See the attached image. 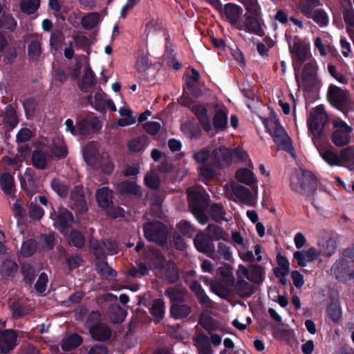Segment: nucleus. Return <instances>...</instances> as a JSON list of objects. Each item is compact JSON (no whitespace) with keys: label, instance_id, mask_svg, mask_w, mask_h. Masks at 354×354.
<instances>
[{"label":"nucleus","instance_id":"f257e3e1","mask_svg":"<svg viewBox=\"0 0 354 354\" xmlns=\"http://www.w3.org/2000/svg\"><path fill=\"white\" fill-rule=\"evenodd\" d=\"M82 154L84 161L91 167L101 166L106 173H111L114 166L109 161L108 153L100 152L99 145L97 142H91L85 146L82 149Z\"/></svg>","mask_w":354,"mask_h":354},{"label":"nucleus","instance_id":"f03ea898","mask_svg":"<svg viewBox=\"0 0 354 354\" xmlns=\"http://www.w3.org/2000/svg\"><path fill=\"white\" fill-rule=\"evenodd\" d=\"M263 122L278 147L290 151L292 149L290 138L278 120L274 116H271L268 119H263Z\"/></svg>","mask_w":354,"mask_h":354},{"label":"nucleus","instance_id":"7ed1b4c3","mask_svg":"<svg viewBox=\"0 0 354 354\" xmlns=\"http://www.w3.org/2000/svg\"><path fill=\"white\" fill-rule=\"evenodd\" d=\"M225 189L227 196L236 202H241L249 206H253L257 202V185L252 187V192L245 187L234 183L227 185Z\"/></svg>","mask_w":354,"mask_h":354},{"label":"nucleus","instance_id":"20e7f679","mask_svg":"<svg viewBox=\"0 0 354 354\" xmlns=\"http://www.w3.org/2000/svg\"><path fill=\"white\" fill-rule=\"evenodd\" d=\"M286 39L292 56L295 71H297L298 67L301 66V63L307 60L310 43L308 41L301 39L297 37L286 35Z\"/></svg>","mask_w":354,"mask_h":354},{"label":"nucleus","instance_id":"39448f33","mask_svg":"<svg viewBox=\"0 0 354 354\" xmlns=\"http://www.w3.org/2000/svg\"><path fill=\"white\" fill-rule=\"evenodd\" d=\"M328 117L324 107L318 106L310 113L307 120L308 130L312 135L313 141L318 140L322 133L324 125L327 122Z\"/></svg>","mask_w":354,"mask_h":354},{"label":"nucleus","instance_id":"423d86ee","mask_svg":"<svg viewBox=\"0 0 354 354\" xmlns=\"http://www.w3.org/2000/svg\"><path fill=\"white\" fill-rule=\"evenodd\" d=\"M222 282L216 280L212 281L210 287L212 290L221 297H225L228 293V288L234 283L232 268L229 265H224L218 270Z\"/></svg>","mask_w":354,"mask_h":354},{"label":"nucleus","instance_id":"0eeeda50","mask_svg":"<svg viewBox=\"0 0 354 354\" xmlns=\"http://www.w3.org/2000/svg\"><path fill=\"white\" fill-rule=\"evenodd\" d=\"M301 67H298L295 71L296 81L299 88L308 91L313 87L317 82L315 72L316 63L315 60L310 59L305 64L301 74H299V70Z\"/></svg>","mask_w":354,"mask_h":354},{"label":"nucleus","instance_id":"6e6552de","mask_svg":"<svg viewBox=\"0 0 354 354\" xmlns=\"http://www.w3.org/2000/svg\"><path fill=\"white\" fill-rule=\"evenodd\" d=\"M233 156L236 157L243 162H245L247 164L249 163V160H251L248 153L241 149H235L231 151L225 147H221L217 148L214 152V157L218 162V167L229 165Z\"/></svg>","mask_w":354,"mask_h":354},{"label":"nucleus","instance_id":"1a4fd4ad","mask_svg":"<svg viewBox=\"0 0 354 354\" xmlns=\"http://www.w3.org/2000/svg\"><path fill=\"white\" fill-rule=\"evenodd\" d=\"M331 272L339 281L350 279L354 276V257L339 259L332 266Z\"/></svg>","mask_w":354,"mask_h":354},{"label":"nucleus","instance_id":"9d476101","mask_svg":"<svg viewBox=\"0 0 354 354\" xmlns=\"http://www.w3.org/2000/svg\"><path fill=\"white\" fill-rule=\"evenodd\" d=\"M82 68L84 73L78 81V85L82 91H86L93 86L95 80L94 75L88 64L86 57L82 58V63L81 64L79 63L76 65V67L71 75L74 78H77L79 76Z\"/></svg>","mask_w":354,"mask_h":354},{"label":"nucleus","instance_id":"9b49d317","mask_svg":"<svg viewBox=\"0 0 354 354\" xmlns=\"http://www.w3.org/2000/svg\"><path fill=\"white\" fill-rule=\"evenodd\" d=\"M264 21L262 17H254L251 15H244V18L237 26V29L259 36L264 35Z\"/></svg>","mask_w":354,"mask_h":354},{"label":"nucleus","instance_id":"f8f14e48","mask_svg":"<svg viewBox=\"0 0 354 354\" xmlns=\"http://www.w3.org/2000/svg\"><path fill=\"white\" fill-rule=\"evenodd\" d=\"M146 238L158 244L163 243L167 239V230L165 226L160 222H152L144 226Z\"/></svg>","mask_w":354,"mask_h":354},{"label":"nucleus","instance_id":"ddd939ff","mask_svg":"<svg viewBox=\"0 0 354 354\" xmlns=\"http://www.w3.org/2000/svg\"><path fill=\"white\" fill-rule=\"evenodd\" d=\"M322 160L330 166H342L340 163V155H338L333 148L326 143L318 140L313 141Z\"/></svg>","mask_w":354,"mask_h":354},{"label":"nucleus","instance_id":"4468645a","mask_svg":"<svg viewBox=\"0 0 354 354\" xmlns=\"http://www.w3.org/2000/svg\"><path fill=\"white\" fill-rule=\"evenodd\" d=\"M99 314L97 313H93L86 323L87 327L89 329L90 333L93 339L95 340L103 341L108 339L111 335V330L104 324H93L91 320L95 319L98 321Z\"/></svg>","mask_w":354,"mask_h":354},{"label":"nucleus","instance_id":"2eb2a0df","mask_svg":"<svg viewBox=\"0 0 354 354\" xmlns=\"http://www.w3.org/2000/svg\"><path fill=\"white\" fill-rule=\"evenodd\" d=\"M334 128L335 130L332 137L333 143L338 147L347 145L351 138V127L342 120H336L334 122Z\"/></svg>","mask_w":354,"mask_h":354},{"label":"nucleus","instance_id":"dca6fc26","mask_svg":"<svg viewBox=\"0 0 354 354\" xmlns=\"http://www.w3.org/2000/svg\"><path fill=\"white\" fill-rule=\"evenodd\" d=\"M54 219V225L61 233L68 235L70 231V226L73 222V217L71 212L64 208H59Z\"/></svg>","mask_w":354,"mask_h":354},{"label":"nucleus","instance_id":"f3484780","mask_svg":"<svg viewBox=\"0 0 354 354\" xmlns=\"http://www.w3.org/2000/svg\"><path fill=\"white\" fill-rule=\"evenodd\" d=\"M190 109L198 118L203 129L207 132L212 131V127L207 106L199 102H194L190 105Z\"/></svg>","mask_w":354,"mask_h":354},{"label":"nucleus","instance_id":"a211bd4d","mask_svg":"<svg viewBox=\"0 0 354 354\" xmlns=\"http://www.w3.org/2000/svg\"><path fill=\"white\" fill-rule=\"evenodd\" d=\"M328 97L330 102L338 109L346 106L348 103V95L346 91L335 85L329 86Z\"/></svg>","mask_w":354,"mask_h":354},{"label":"nucleus","instance_id":"6ab92c4d","mask_svg":"<svg viewBox=\"0 0 354 354\" xmlns=\"http://www.w3.org/2000/svg\"><path fill=\"white\" fill-rule=\"evenodd\" d=\"M237 288L240 294L245 297H250L253 293V286L248 281L247 268L239 265L237 271Z\"/></svg>","mask_w":354,"mask_h":354},{"label":"nucleus","instance_id":"aec40b11","mask_svg":"<svg viewBox=\"0 0 354 354\" xmlns=\"http://www.w3.org/2000/svg\"><path fill=\"white\" fill-rule=\"evenodd\" d=\"M321 256V251L314 247L308 250L297 251L293 254L294 259L299 266L305 267L308 263L319 259Z\"/></svg>","mask_w":354,"mask_h":354},{"label":"nucleus","instance_id":"412c9836","mask_svg":"<svg viewBox=\"0 0 354 354\" xmlns=\"http://www.w3.org/2000/svg\"><path fill=\"white\" fill-rule=\"evenodd\" d=\"M227 109L222 104H216L214 106L213 117L214 128L216 131H223L227 125Z\"/></svg>","mask_w":354,"mask_h":354},{"label":"nucleus","instance_id":"4be33fe9","mask_svg":"<svg viewBox=\"0 0 354 354\" xmlns=\"http://www.w3.org/2000/svg\"><path fill=\"white\" fill-rule=\"evenodd\" d=\"M247 166L248 167L247 169L241 168L238 169L236 172L235 178L239 182L252 187L257 185V179L252 171L254 165L251 160H249Z\"/></svg>","mask_w":354,"mask_h":354},{"label":"nucleus","instance_id":"5701e85b","mask_svg":"<svg viewBox=\"0 0 354 354\" xmlns=\"http://www.w3.org/2000/svg\"><path fill=\"white\" fill-rule=\"evenodd\" d=\"M17 335L12 330L0 332V349L2 353H7L17 344Z\"/></svg>","mask_w":354,"mask_h":354},{"label":"nucleus","instance_id":"b1692460","mask_svg":"<svg viewBox=\"0 0 354 354\" xmlns=\"http://www.w3.org/2000/svg\"><path fill=\"white\" fill-rule=\"evenodd\" d=\"M91 247L93 250L95 254L98 257H102L106 252L115 254L118 252V247L115 242L106 241V242H99L98 241L91 240Z\"/></svg>","mask_w":354,"mask_h":354},{"label":"nucleus","instance_id":"393cba45","mask_svg":"<svg viewBox=\"0 0 354 354\" xmlns=\"http://www.w3.org/2000/svg\"><path fill=\"white\" fill-rule=\"evenodd\" d=\"M194 244L198 251L208 255L213 254L215 247L209 235L198 234L194 239Z\"/></svg>","mask_w":354,"mask_h":354},{"label":"nucleus","instance_id":"a878e982","mask_svg":"<svg viewBox=\"0 0 354 354\" xmlns=\"http://www.w3.org/2000/svg\"><path fill=\"white\" fill-rule=\"evenodd\" d=\"M242 12V8L235 4L227 3L224 8V15L226 19L236 28L241 21L239 19Z\"/></svg>","mask_w":354,"mask_h":354},{"label":"nucleus","instance_id":"bb28decb","mask_svg":"<svg viewBox=\"0 0 354 354\" xmlns=\"http://www.w3.org/2000/svg\"><path fill=\"white\" fill-rule=\"evenodd\" d=\"M99 120L95 117L85 118L77 124V131L82 135H86L100 129Z\"/></svg>","mask_w":354,"mask_h":354},{"label":"nucleus","instance_id":"cd10ccee","mask_svg":"<svg viewBox=\"0 0 354 354\" xmlns=\"http://www.w3.org/2000/svg\"><path fill=\"white\" fill-rule=\"evenodd\" d=\"M118 111L121 116L117 121L118 126L127 127L134 124L136 122V118L133 115V112L129 107L124 106L120 107Z\"/></svg>","mask_w":354,"mask_h":354},{"label":"nucleus","instance_id":"c85d7f7f","mask_svg":"<svg viewBox=\"0 0 354 354\" xmlns=\"http://www.w3.org/2000/svg\"><path fill=\"white\" fill-rule=\"evenodd\" d=\"M113 193L107 187H102L96 192V200L99 205L106 209L112 205Z\"/></svg>","mask_w":354,"mask_h":354},{"label":"nucleus","instance_id":"c756f323","mask_svg":"<svg viewBox=\"0 0 354 354\" xmlns=\"http://www.w3.org/2000/svg\"><path fill=\"white\" fill-rule=\"evenodd\" d=\"M108 96L101 90L95 91L88 97L90 104L97 110L104 109Z\"/></svg>","mask_w":354,"mask_h":354},{"label":"nucleus","instance_id":"7c9ffc66","mask_svg":"<svg viewBox=\"0 0 354 354\" xmlns=\"http://www.w3.org/2000/svg\"><path fill=\"white\" fill-rule=\"evenodd\" d=\"M82 194L83 188L82 187H77L72 193V201L73 203L71 205L73 209H75L80 212H84L87 209L86 203Z\"/></svg>","mask_w":354,"mask_h":354},{"label":"nucleus","instance_id":"2f4dec72","mask_svg":"<svg viewBox=\"0 0 354 354\" xmlns=\"http://www.w3.org/2000/svg\"><path fill=\"white\" fill-rule=\"evenodd\" d=\"M194 344L200 354H212L209 339L207 335L199 334L194 339Z\"/></svg>","mask_w":354,"mask_h":354},{"label":"nucleus","instance_id":"473e14b6","mask_svg":"<svg viewBox=\"0 0 354 354\" xmlns=\"http://www.w3.org/2000/svg\"><path fill=\"white\" fill-rule=\"evenodd\" d=\"M51 157V155L47 154L43 151H35L32 155V164L37 169H44Z\"/></svg>","mask_w":354,"mask_h":354},{"label":"nucleus","instance_id":"72a5a7b5","mask_svg":"<svg viewBox=\"0 0 354 354\" xmlns=\"http://www.w3.org/2000/svg\"><path fill=\"white\" fill-rule=\"evenodd\" d=\"M4 123L11 129L18 124L16 111L12 105H8L6 107L5 111L2 115Z\"/></svg>","mask_w":354,"mask_h":354},{"label":"nucleus","instance_id":"f704fd0d","mask_svg":"<svg viewBox=\"0 0 354 354\" xmlns=\"http://www.w3.org/2000/svg\"><path fill=\"white\" fill-rule=\"evenodd\" d=\"M263 274V269L259 266L254 265L250 266L249 269L247 268V279L251 283H261Z\"/></svg>","mask_w":354,"mask_h":354},{"label":"nucleus","instance_id":"c9c22d12","mask_svg":"<svg viewBox=\"0 0 354 354\" xmlns=\"http://www.w3.org/2000/svg\"><path fill=\"white\" fill-rule=\"evenodd\" d=\"M340 163L342 166L348 167L354 171V150L347 148L340 152Z\"/></svg>","mask_w":354,"mask_h":354},{"label":"nucleus","instance_id":"e433bc0d","mask_svg":"<svg viewBox=\"0 0 354 354\" xmlns=\"http://www.w3.org/2000/svg\"><path fill=\"white\" fill-rule=\"evenodd\" d=\"M0 186L3 192L11 195L14 190V179L8 173H4L0 176Z\"/></svg>","mask_w":354,"mask_h":354},{"label":"nucleus","instance_id":"4c0bfd02","mask_svg":"<svg viewBox=\"0 0 354 354\" xmlns=\"http://www.w3.org/2000/svg\"><path fill=\"white\" fill-rule=\"evenodd\" d=\"M320 6L319 0H301L299 5L300 12L306 17L312 14Z\"/></svg>","mask_w":354,"mask_h":354},{"label":"nucleus","instance_id":"58836bf2","mask_svg":"<svg viewBox=\"0 0 354 354\" xmlns=\"http://www.w3.org/2000/svg\"><path fill=\"white\" fill-rule=\"evenodd\" d=\"M217 149H214L210 154L209 151L203 149L194 153L193 157L198 163H203L207 160H210L216 166L218 167V162L214 157V152Z\"/></svg>","mask_w":354,"mask_h":354},{"label":"nucleus","instance_id":"ea45409f","mask_svg":"<svg viewBox=\"0 0 354 354\" xmlns=\"http://www.w3.org/2000/svg\"><path fill=\"white\" fill-rule=\"evenodd\" d=\"M102 20L99 13L91 12L82 19V25L86 29H92Z\"/></svg>","mask_w":354,"mask_h":354},{"label":"nucleus","instance_id":"a19ab883","mask_svg":"<svg viewBox=\"0 0 354 354\" xmlns=\"http://www.w3.org/2000/svg\"><path fill=\"white\" fill-rule=\"evenodd\" d=\"M82 338L77 334H72L62 340V348L64 351H69L77 347L82 343Z\"/></svg>","mask_w":354,"mask_h":354},{"label":"nucleus","instance_id":"79ce46f5","mask_svg":"<svg viewBox=\"0 0 354 354\" xmlns=\"http://www.w3.org/2000/svg\"><path fill=\"white\" fill-rule=\"evenodd\" d=\"M277 261L279 268H276L275 274L277 277H286L289 272V261L285 257L280 254L277 256Z\"/></svg>","mask_w":354,"mask_h":354},{"label":"nucleus","instance_id":"37998d69","mask_svg":"<svg viewBox=\"0 0 354 354\" xmlns=\"http://www.w3.org/2000/svg\"><path fill=\"white\" fill-rule=\"evenodd\" d=\"M148 145V140L145 136L139 137L132 140L128 145V148L131 152H139L144 150Z\"/></svg>","mask_w":354,"mask_h":354},{"label":"nucleus","instance_id":"c03bdc74","mask_svg":"<svg viewBox=\"0 0 354 354\" xmlns=\"http://www.w3.org/2000/svg\"><path fill=\"white\" fill-rule=\"evenodd\" d=\"M189 307L183 304H173L171 307V315L175 319H182L190 313Z\"/></svg>","mask_w":354,"mask_h":354},{"label":"nucleus","instance_id":"a18cd8bd","mask_svg":"<svg viewBox=\"0 0 354 354\" xmlns=\"http://www.w3.org/2000/svg\"><path fill=\"white\" fill-rule=\"evenodd\" d=\"M308 18L312 19L315 22L320 26H325L328 24V17L325 11L321 9L315 10L312 14L306 16Z\"/></svg>","mask_w":354,"mask_h":354},{"label":"nucleus","instance_id":"49530a36","mask_svg":"<svg viewBox=\"0 0 354 354\" xmlns=\"http://www.w3.org/2000/svg\"><path fill=\"white\" fill-rule=\"evenodd\" d=\"M126 311L118 305H114L111 308L109 318L113 323L122 322L126 317Z\"/></svg>","mask_w":354,"mask_h":354},{"label":"nucleus","instance_id":"de8ad7c7","mask_svg":"<svg viewBox=\"0 0 354 354\" xmlns=\"http://www.w3.org/2000/svg\"><path fill=\"white\" fill-rule=\"evenodd\" d=\"M144 181L145 185L152 189H156L160 185V178L153 170L150 171L145 175Z\"/></svg>","mask_w":354,"mask_h":354},{"label":"nucleus","instance_id":"09e8293b","mask_svg":"<svg viewBox=\"0 0 354 354\" xmlns=\"http://www.w3.org/2000/svg\"><path fill=\"white\" fill-rule=\"evenodd\" d=\"M190 288L201 304H209V299L198 282L192 281L190 284Z\"/></svg>","mask_w":354,"mask_h":354},{"label":"nucleus","instance_id":"8fccbe9b","mask_svg":"<svg viewBox=\"0 0 354 354\" xmlns=\"http://www.w3.org/2000/svg\"><path fill=\"white\" fill-rule=\"evenodd\" d=\"M244 5L246 10L244 15L261 17V7L257 0H245Z\"/></svg>","mask_w":354,"mask_h":354},{"label":"nucleus","instance_id":"3c124183","mask_svg":"<svg viewBox=\"0 0 354 354\" xmlns=\"http://www.w3.org/2000/svg\"><path fill=\"white\" fill-rule=\"evenodd\" d=\"M40 6V0H21L20 7L26 14H32L37 10Z\"/></svg>","mask_w":354,"mask_h":354},{"label":"nucleus","instance_id":"603ef678","mask_svg":"<svg viewBox=\"0 0 354 354\" xmlns=\"http://www.w3.org/2000/svg\"><path fill=\"white\" fill-rule=\"evenodd\" d=\"M119 191L123 193H131L135 195L140 194V187L133 183L128 181L122 182L118 185Z\"/></svg>","mask_w":354,"mask_h":354},{"label":"nucleus","instance_id":"864d4df0","mask_svg":"<svg viewBox=\"0 0 354 354\" xmlns=\"http://www.w3.org/2000/svg\"><path fill=\"white\" fill-rule=\"evenodd\" d=\"M185 291L183 289L170 288L166 290V295L172 301H182L185 297Z\"/></svg>","mask_w":354,"mask_h":354},{"label":"nucleus","instance_id":"5fc2aeb1","mask_svg":"<svg viewBox=\"0 0 354 354\" xmlns=\"http://www.w3.org/2000/svg\"><path fill=\"white\" fill-rule=\"evenodd\" d=\"M36 243L32 239L24 241L21 245V254L24 257L32 255L36 250Z\"/></svg>","mask_w":354,"mask_h":354},{"label":"nucleus","instance_id":"6e6d98bb","mask_svg":"<svg viewBox=\"0 0 354 354\" xmlns=\"http://www.w3.org/2000/svg\"><path fill=\"white\" fill-rule=\"evenodd\" d=\"M53 189L60 196H65L68 194V187L59 179L55 178L51 182Z\"/></svg>","mask_w":354,"mask_h":354},{"label":"nucleus","instance_id":"4d7b16f0","mask_svg":"<svg viewBox=\"0 0 354 354\" xmlns=\"http://www.w3.org/2000/svg\"><path fill=\"white\" fill-rule=\"evenodd\" d=\"M200 323L201 326L208 331L214 330L218 328V324L216 322L204 314L200 319Z\"/></svg>","mask_w":354,"mask_h":354},{"label":"nucleus","instance_id":"13d9d810","mask_svg":"<svg viewBox=\"0 0 354 354\" xmlns=\"http://www.w3.org/2000/svg\"><path fill=\"white\" fill-rule=\"evenodd\" d=\"M96 269L101 275L106 278H112L115 275L113 269L104 261H100L97 265Z\"/></svg>","mask_w":354,"mask_h":354},{"label":"nucleus","instance_id":"bf43d9fd","mask_svg":"<svg viewBox=\"0 0 354 354\" xmlns=\"http://www.w3.org/2000/svg\"><path fill=\"white\" fill-rule=\"evenodd\" d=\"M151 312L157 318H162L165 313L164 303L161 299L154 300L151 308Z\"/></svg>","mask_w":354,"mask_h":354},{"label":"nucleus","instance_id":"052dcab7","mask_svg":"<svg viewBox=\"0 0 354 354\" xmlns=\"http://www.w3.org/2000/svg\"><path fill=\"white\" fill-rule=\"evenodd\" d=\"M318 245L319 246L322 248V249L320 250L321 255L323 254L326 256H330L335 253V246L334 241L333 240H327L325 244L319 241Z\"/></svg>","mask_w":354,"mask_h":354},{"label":"nucleus","instance_id":"680f3d73","mask_svg":"<svg viewBox=\"0 0 354 354\" xmlns=\"http://www.w3.org/2000/svg\"><path fill=\"white\" fill-rule=\"evenodd\" d=\"M16 25L14 19L8 14H3L0 19V27L1 28L13 30Z\"/></svg>","mask_w":354,"mask_h":354},{"label":"nucleus","instance_id":"e2e57ef3","mask_svg":"<svg viewBox=\"0 0 354 354\" xmlns=\"http://www.w3.org/2000/svg\"><path fill=\"white\" fill-rule=\"evenodd\" d=\"M209 236L212 239H225V233L222 228L217 225H209L207 227Z\"/></svg>","mask_w":354,"mask_h":354},{"label":"nucleus","instance_id":"0e129e2a","mask_svg":"<svg viewBox=\"0 0 354 354\" xmlns=\"http://www.w3.org/2000/svg\"><path fill=\"white\" fill-rule=\"evenodd\" d=\"M328 316L335 322H337L342 314L341 308L339 304L331 303L328 307Z\"/></svg>","mask_w":354,"mask_h":354},{"label":"nucleus","instance_id":"69168bd1","mask_svg":"<svg viewBox=\"0 0 354 354\" xmlns=\"http://www.w3.org/2000/svg\"><path fill=\"white\" fill-rule=\"evenodd\" d=\"M41 53L40 44L34 41H32L28 46V55L31 59H37Z\"/></svg>","mask_w":354,"mask_h":354},{"label":"nucleus","instance_id":"338daca9","mask_svg":"<svg viewBox=\"0 0 354 354\" xmlns=\"http://www.w3.org/2000/svg\"><path fill=\"white\" fill-rule=\"evenodd\" d=\"M151 66L148 55H142L140 56L136 62V68L138 71L144 72Z\"/></svg>","mask_w":354,"mask_h":354},{"label":"nucleus","instance_id":"774afa93","mask_svg":"<svg viewBox=\"0 0 354 354\" xmlns=\"http://www.w3.org/2000/svg\"><path fill=\"white\" fill-rule=\"evenodd\" d=\"M70 243L76 247H82L84 243L83 236L78 232L72 231L69 234Z\"/></svg>","mask_w":354,"mask_h":354}]
</instances>
